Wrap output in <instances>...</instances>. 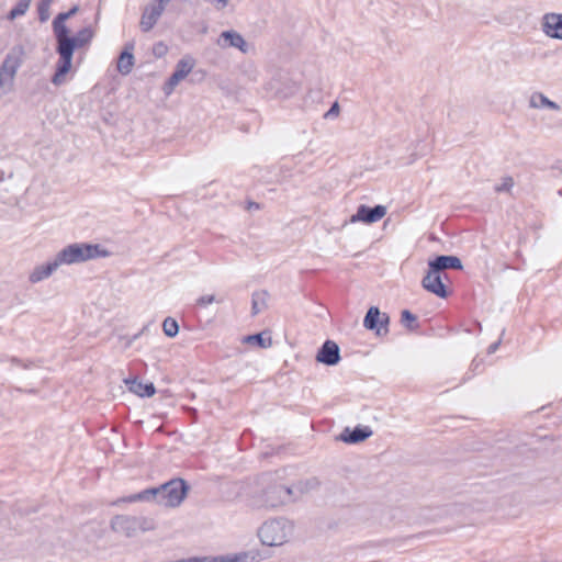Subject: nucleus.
<instances>
[{"label": "nucleus", "mask_w": 562, "mask_h": 562, "mask_svg": "<svg viewBox=\"0 0 562 562\" xmlns=\"http://www.w3.org/2000/svg\"><path fill=\"white\" fill-rule=\"evenodd\" d=\"M239 352V349L238 348H232V353L231 355H227L228 357L233 356V355H237Z\"/></svg>", "instance_id": "nucleus-44"}, {"label": "nucleus", "mask_w": 562, "mask_h": 562, "mask_svg": "<svg viewBox=\"0 0 562 562\" xmlns=\"http://www.w3.org/2000/svg\"><path fill=\"white\" fill-rule=\"evenodd\" d=\"M339 113V104L338 102H334L329 110L326 112L325 114V117H329V116H334V115H337Z\"/></svg>", "instance_id": "nucleus-37"}, {"label": "nucleus", "mask_w": 562, "mask_h": 562, "mask_svg": "<svg viewBox=\"0 0 562 562\" xmlns=\"http://www.w3.org/2000/svg\"><path fill=\"white\" fill-rule=\"evenodd\" d=\"M216 488L222 501H231L238 495V490L235 483L226 481V480H217Z\"/></svg>", "instance_id": "nucleus-24"}, {"label": "nucleus", "mask_w": 562, "mask_h": 562, "mask_svg": "<svg viewBox=\"0 0 562 562\" xmlns=\"http://www.w3.org/2000/svg\"><path fill=\"white\" fill-rule=\"evenodd\" d=\"M60 267L57 256L47 262L36 266L29 276L31 283H37L50 277Z\"/></svg>", "instance_id": "nucleus-18"}, {"label": "nucleus", "mask_w": 562, "mask_h": 562, "mask_svg": "<svg viewBox=\"0 0 562 562\" xmlns=\"http://www.w3.org/2000/svg\"><path fill=\"white\" fill-rule=\"evenodd\" d=\"M240 341L246 345H251L258 348H268L272 345V339L269 330H262L250 335L243 336Z\"/></svg>", "instance_id": "nucleus-21"}, {"label": "nucleus", "mask_w": 562, "mask_h": 562, "mask_svg": "<svg viewBox=\"0 0 562 562\" xmlns=\"http://www.w3.org/2000/svg\"><path fill=\"white\" fill-rule=\"evenodd\" d=\"M134 44L127 43L125 44L123 50L121 52L117 59V71L121 75H128L134 66V55H133Z\"/></svg>", "instance_id": "nucleus-20"}, {"label": "nucleus", "mask_w": 562, "mask_h": 562, "mask_svg": "<svg viewBox=\"0 0 562 562\" xmlns=\"http://www.w3.org/2000/svg\"><path fill=\"white\" fill-rule=\"evenodd\" d=\"M60 266L86 262L95 258L109 256V251L99 244L74 243L64 247L56 254Z\"/></svg>", "instance_id": "nucleus-2"}, {"label": "nucleus", "mask_w": 562, "mask_h": 562, "mask_svg": "<svg viewBox=\"0 0 562 562\" xmlns=\"http://www.w3.org/2000/svg\"><path fill=\"white\" fill-rule=\"evenodd\" d=\"M428 267L431 268V273L440 272L443 274L445 280H450L447 270L460 271L463 269V263L458 256L454 255H437L428 260Z\"/></svg>", "instance_id": "nucleus-10"}, {"label": "nucleus", "mask_w": 562, "mask_h": 562, "mask_svg": "<svg viewBox=\"0 0 562 562\" xmlns=\"http://www.w3.org/2000/svg\"><path fill=\"white\" fill-rule=\"evenodd\" d=\"M297 91V86L295 83L288 87V91L282 93L284 98H288L290 95H293Z\"/></svg>", "instance_id": "nucleus-39"}, {"label": "nucleus", "mask_w": 562, "mask_h": 562, "mask_svg": "<svg viewBox=\"0 0 562 562\" xmlns=\"http://www.w3.org/2000/svg\"><path fill=\"white\" fill-rule=\"evenodd\" d=\"M207 304H211V295H203L196 301V305L201 307H206Z\"/></svg>", "instance_id": "nucleus-38"}, {"label": "nucleus", "mask_w": 562, "mask_h": 562, "mask_svg": "<svg viewBox=\"0 0 562 562\" xmlns=\"http://www.w3.org/2000/svg\"><path fill=\"white\" fill-rule=\"evenodd\" d=\"M373 431L369 426L357 425L352 429L346 427L339 435V439L345 443L356 445L366 441L372 436Z\"/></svg>", "instance_id": "nucleus-15"}, {"label": "nucleus", "mask_w": 562, "mask_h": 562, "mask_svg": "<svg viewBox=\"0 0 562 562\" xmlns=\"http://www.w3.org/2000/svg\"><path fill=\"white\" fill-rule=\"evenodd\" d=\"M291 487L280 483L269 485L262 491L263 503L268 507H278L292 498Z\"/></svg>", "instance_id": "nucleus-7"}, {"label": "nucleus", "mask_w": 562, "mask_h": 562, "mask_svg": "<svg viewBox=\"0 0 562 562\" xmlns=\"http://www.w3.org/2000/svg\"><path fill=\"white\" fill-rule=\"evenodd\" d=\"M110 527L114 532L132 538L138 531L155 529V522L151 518L144 516L115 515L110 521Z\"/></svg>", "instance_id": "nucleus-3"}, {"label": "nucleus", "mask_w": 562, "mask_h": 562, "mask_svg": "<svg viewBox=\"0 0 562 562\" xmlns=\"http://www.w3.org/2000/svg\"><path fill=\"white\" fill-rule=\"evenodd\" d=\"M162 330L166 336L170 338L176 337L179 333V324L175 318L166 317L162 323Z\"/></svg>", "instance_id": "nucleus-31"}, {"label": "nucleus", "mask_w": 562, "mask_h": 562, "mask_svg": "<svg viewBox=\"0 0 562 562\" xmlns=\"http://www.w3.org/2000/svg\"><path fill=\"white\" fill-rule=\"evenodd\" d=\"M53 32L56 38V53L59 54L60 43L69 36V29L64 21V15H56L53 20Z\"/></svg>", "instance_id": "nucleus-23"}, {"label": "nucleus", "mask_w": 562, "mask_h": 562, "mask_svg": "<svg viewBox=\"0 0 562 562\" xmlns=\"http://www.w3.org/2000/svg\"><path fill=\"white\" fill-rule=\"evenodd\" d=\"M514 187V179L510 176H506L502 178V183L496 184L494 187L495 192H507L510 193L512 188Z\"/></svg>", "instance_id": "nucleus-33"}, {"label": "nucleus", "mask_w": 562, "mask_h": 562, "mask_svg": "<svg viewBox=\"0 0 562 562\" xmlns=\"http://www.w3.org/2000/svg\"><path fill=\"white\" fill-rule=\"evenodd\" d=\"M192 67H193V65H192V63L190 60L180 59L177 63L173 72L168 78V80L165 82V87H164L165 92L167 94L171 93L172 90L175 89V87L182 79H184L188 76V74L191 71Z\"/></svg>", "instance_id": "nucleus-16"}, {"label": "nucleus", "mask_w": 562, "mask_h": 562, "mask_svg": "<svg viewBox=\"0 0 562 562\" xmlns=\"http://www.w3.org/2000/svg\"><path fill=\"white\" fill-rule=\"evenodd\" d=\"M167 46L162 42H158L154 45L153 52L157 57H161L167 53Z\"/></svg>", "instance_id": "nucleus-35"}, {"label": "nucleus", "mask_w": 562, "mask_h": 562, "mask_svg": "<svg viewBox=\"0 0 562 562\" xmlns=\"http://www.w3.org/2000/svg\"><path fill=\"white\" fill-rule=\"evenodd\" d=\"M126 384L128 385V390L131 392L142 397H150L156 393L154 383H143L142 381L137 380V378L126 380Z\"/></svg>", "instance_id": "nucleus-22"}, {"label": "nucleus", "mask_w": 562, "mask_h": 562, "mask_svg": "<svg viewBox=\"0 0 562 562\" xmlns=\"http://www.w3.org/2000/svg\"><path fill=\"white\" fill-rule=\"evenodd\" d=\"M269 293L266 290L255 291L251 295V315L256 316L267 308Z\"/></svg>", "instance_id": "nucleus-25"}, {"label": "nucleus", "mask_w": 562, "mask_h": 562, "mask_svg": "<svg viewBox=\"0 0 562 562\" xmlns=\"http://www.w3.org/2000/svg\"><path fill=\"white\" fill-rule=\"evenodd\" d=\"M162 493V506L175 508L178 507L187 497L190 490L189 484L181 477H175L160 484Z\"/></svg>", "instance_id": "nucleus-5"}, {"label": "nucleus", "mask_w": 562, "mask_h": 562, "mask_svg": "<svg viewBox=\"0 0 562 562\" xmlns=\"http://www.w3.org/2000/svg\"><path fill=\"white\" fill-rule=\"evenodd\" d=\"M443 279L442 273H431V268L428 267L426 274L422 279V286L439 299H448L452 294V290L445 284Z\"/></svg>", "instance_id": "nucleus-8"}, {"label": "nucleus", "mask_w": 562, "mask_h": 562, "mask_svg": "<svg viewBox=\"0 0 562 562\" xmlns=\"http://www.w3.org/2000/svg\"><path fill=\"white\" fill-rule=\"evenodd\" d=\"M32 0H19L18 3L8 12L7 19L9 21H14L19 16H22L26 13L31 5Z\"/></svg>", "instance_id": "nucleus-29"}, {"label": "nucleus", "mask_w": 562, "mask_h": 562, "mask_svg": "<svg viewBox=\"0 0 562 562\" xmlns=\"http://www.w3.org/2000/svg\"><path fill=\"white\" fill-rule=\"evenodd\" d=\"M24 54V47L15 45L5 55L0 65V89L4 88L8 83L12 85L19 68L23 64Z\"/></svg>", "instance_id": "nucleus-4"}, {"label": "nucleus", "mask_w": 562, "mask_h": 562, "mask_svg": "<svg viewBox=\"0 0 562 562\" xmlns=\"http://www.w3.org/2000/svg\"><path fill=\"white\" fill-rule=\"evenodd\" d=\"M390 316L382 313L378 306H370L363 318V326L372 330L376 336L383 337L389 334Z\"/></svg>", "instance_id": "nucleus-6"}, {"label": "nucleus", "mask_w": 562, "mask_h": 562, "mask_svg": "<svg viewBox=\"0 0 562 562\" xmlns=\"http://www.w3.org/2000/svg\"><path fill=\"white\" fill-rule=\"evenodd\" d=\"M14 390L16 392H20V393H27V394H37V390L36 389H22V387H14Z\"/></svg>", "instance_id": "nucleus-40"}, {"label": "nucleus", "mask_w": 562, "mask_h": 562, "mask_svg": "<svg viewBox=\"0 0 562 562\" xmlns=\"http://www.w3.org/2000/svg\"><path fill=\"white\" fill-rule=\"evenodd\" d=\"M5 361L10 362L13 366L21 367L25 370L31 369L35 364L34 361L29 360V359L24 360V359L14 357V356L1 355L0 362H5Z\"/></svg>", "instance_id": "nucleus-30"}, {"label": "nucleus", "mask_w": 562, "mask_h": 562, "mask_svg": "<svg viewBox=\"0 0 562 562\" xmlns=\"http://www.w3.org/2000/svg\"><path fill=\"white\" fill-rule=\"evenodd\" d=\"M164 10L165 5L161 4V0H153L151 3L146 5L139 23L140 30L149 32L161 16Z\"/></svg>", "instance_id": "nucleus-14"}, {"label": "nucleus", "mask_w": 562, "mask_h": 562, "mask_svg": "<svg viewBox=\"0 0 562 562\" xmlns=\"http://www.w3.org/2000/svg\"><path fill=\"white\" fill-rule=\"evenodd\" d=\"M136 502H142L140 492L117 498L115 502L112 503V505H120L122 503H136Z\"/></svg>", "instance_id": "nucleus-34"}, {"label": "nucleus", "mask_w": 562, "mask_h": 562, "mask_svg": "<svg viewBox=\"0 0 562 562\" xmlns=\"http://www.w3.org/2000/svg\"><path fill=\"white\" fill-rule=\"evenodd\" d=\"M216 44L221 48H237L244 54H247L251 49V45L246 42L241 34L234 30L222 32L216 40Z\"/></svg>", "instance_id": "nucleus-12"}, {"label": "nucleus", "mask_w": 562, "mask_h": 562, "mask_svg": "<svg viewBox=\"0 0 562 562\" xmlns=\"http://www.w3.org/2000/svg\"><path fill=\"white\" fill-rule=\"evenodd\" d=\"M258 536L265 546H281L285 541L282 525L279 520L266 521L258 530Z\"/></svg>", "instance_id": "nucleus-9"}, {"label": "nucleus", "mask_w": 562, "mask_h": 562, "mask_svg": "<svg viewBox=\"0 0 562 562\" xmlns=\"http://www.w3.org/2000/svg\"><path fill=\"white\" fill-rule=\"evenodd\" d=\"M79 11V5L75 4L74 7H71L68 11L66 12H60L58 13L57 15H64V21H67L69 20L70 18H72L77 12Z\"/></svg>", "instance_id": "nucleus-36"}, {"label": "nucleus", "mask_w": 562, "mask_h": 562, "mask_svg": "<svg viewBox=\"0 0 562 562\" xmlns=\"http://www.w3.org/2000/svg\"><path fill=\"white\" fill-rule=\"evenodd\" d=\"M542 31L551 38L562 40V13L544 14Z\"/></svg>", "instance_id": "nucleus-17"}, {"label": "nucleus", "mask_w": 562, "mask_h": 562, "mask_svg": "<svg viewBox=\"0 0 562 562\" xmlns=\"http://www.w3.org/2000/svg\"><path fill=\"white\" fill-rule=\"evenodd\" d=\"M93 37V31L87 26L79 30L75 35H69L66 41L60 43L58 60L55 66V72L52 77V83L60 86L65 82L66 75L71 70L72 58L76 49L88 45Z\"/></svg>", "instance_id": "nucleus-1"}, {"label": "nucleus", "mask_w": 562, "mask_h": 562, "mask_svg": "<svg viewBox=\"0 0 562 562\" xmlns=\"http://www.w3.org/2000/svg\"><path fill=\"white\" fill-rule=\"evenodd\" d=\"M529 104L535 109L543 106L555 111L560 110V105L557 102L550 100L541 92H533L530 97Z\"/></svg>", "instance_id": "nucleus-26"}, {"label": "nucleus", "mask_w": 562, "mask_h": 562, "mask_svg": "<svg viewBox=\"0 0 562 562\" xmlns=\"http://www.w3.org/2000/svg\"><path fill=\"white\" fill-rule=\"evenodd\" d=\"M140 494L142 502L156 503L162 505V498L160 497L162 496L160 485L143 490L140 491Z\"/></svg>", "instance_id": "nucleus-28"}, {"label": "nucleus", "mask_w": 562, "mask_h": 562, "mask_svg": "<svg viewBox=\"0 0 562 562\" xmlns=\"http://www.w3.org/2000/svg\"><path fill=\"white\" fill-rule=\"evenodd\" d=\"M385 214L386 206L382 204H376L374 206L360 204L357 207L356 213L350 216L349 223L362 222L364 224H373L383 218Z\"/></svg>", "instance_id": "nucleus-11"}, {"label": "nucleus", "mask_w": 562, "mask_h": 562, "mask_svg": "<svg viewBox=\"0 0 562 562\" xmlns=\"http://www.w3.org/2000/svg\"><path fill=\"white\" fill-rule=\"evenodd\" d=\"M499 344H501V341L498 340V341L493 342L492 345H490V347L487 349L488 353L495 352L496 349L498 348Z\"/></svg>", "instance_id": "nucleus-42"}, {"label": "nucleus", "mask_w": 562, "mask_h": 562, "mask_svg": "<svg viewBox=\"0 0 562 562\" xmlns=\"http://www.w3.org/2000/svg\"><path fill=\"white\" fill-rule=\"evenodd\" d=\"M261 560V555L256 550L213 557V562H259Z\"/></svg>", "instance_id": "nucleus-19"}, {"label": "nucleus", "mask_w": 562, "mask_h": 562, "mask_svg": "<svg viewBox=\"0 0 562 562\" xmlns=\"http://www.w3.org/2000/svg\"><path fill=\"white\" fill-rule=\"evenodd\" d=\"M401 324L409 331H416L420 327L417 316L409 310H403L401 312Z\"/></svg>", "instance_id": "nucleus-27"}, {"label": "nucleus", "mask_w": 562, "mask_h": 562, "mask_svg": "<svg viewBox=\"0 0 562 562\" xmlns=\"http://www.w3.org/2000/svg\"><path fill=\"white\" fill-rule=\"evenodd\" d=\"M316 361L318 363L333 367L341 360L340 348L334 340L327 339L317 350Z\"/></svg>", "instance_id": "nucleus-13"}, {"label": "nucleus", "mask_w": 562, "mask_h": 562, "mask_svg": "<svg viewBox=\"0 0 562 562\" xmlns=\"http://www.w3.org/2000/svg\"><path fill=\"white\" fill-rule=\"evenodd\" d=\"M52 3H53V0H41L37 3V14H38V20L41 23H44L49 19V16H50L49 8H50Z\"/></svg>", "instance_id": "nucleus-32"}, {"label": "nucleus", "mask_w": 562, "mask_h": 562, "mask_svg": "<svg viewBox=\"0 0 562 562\" xmlns=\"http://www.w3.org/2000/svg\"><path fill=\"white\" fill-rule=\"evenodd\" d=\"M270 477H272V474H271V473H263V474L261 475V479H262V480H265V481L269 480Z\"/></svg>", "instance_id": "nucleus-43"}, {"label": "nucleus", "mask_w": 562, "mask_h": 562, "mask_svg": "<svg viewBox=\"0 0 562 562\" xmlns=\"http://www.w3.org/2000/svg\"><path fill=\"white\" fill-rule=\"evenodd\" d=\"M260 209V204L257 203V202H248V205H247V210L248 211H252V210H259Z\"/></svg>", "instance_id": "nucleus-41"}]
</instances>
